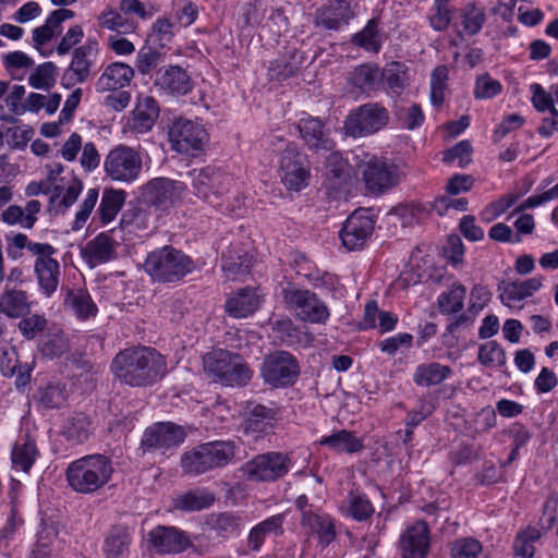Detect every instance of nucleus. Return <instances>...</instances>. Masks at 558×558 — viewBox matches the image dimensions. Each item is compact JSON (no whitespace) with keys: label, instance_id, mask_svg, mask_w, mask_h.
<instances>
[{"label":"nucleus","instance_id":"obj_1","mask_svg":"<svg viewBox=\"0 0 558 558\" xmlns=\"http://www.w3.org/2000/svg\"><path fill=\"white\" fill-rule=\"evenodd\" d=\"M110 369L121 384L145 388L161 380L167 374L166 357L153 347L136 345L121 350L113 357Z\"/></svg>","mask_w":558,"mask_h":558},{"label":"nucleus","instance_id":"obj_2","mask_svg":"<svg viewBox=\"0 0 558 558\" xmlns=\"http://www.w3.org/2000/svg\"><path fill=\"white\" fill-rule=\"evenodd\" d=\"M113 471L109 457L101 453L87 454L69 463L65 480L73 492L93 495L110 482Z\"/></svg>","mask_w":558,"mask_h":558},{"label":"nucleus","instance_id":"obj_3","mask_svg":"<svg viewBox=\"0 0 558 558\" xmlns=\"http://www.w3.org/2000/svg\"><path fill=\"white\" fill-rule=\"evenodd\" d=\"M238 445L233 440L204 442L181 457V466L189 475H201L227 466L235 457Z\"/></svg>","mask_w":558,"mask_h":558},{"label":"nucleus","instance_id":"obj_4","mask_svg":"<svg viewBox=\"0 0 558 558\" xmlns=\"http://www.w3.org/2000/svg\"><path fill=\"white\" fill-rule=\"evenodd\" d=\"M144 269L154 281L171 283L191 274L195 263L182 251L167 245L147 255Z\"/></svg>","mask_w":558,"mask_h":558},{"label":"nucleus","instance_id":"obj_5","mask_svg":"<svg viewBox=\"0 0 558 558\" xmlns=\"http://www.w3.org/2000/svg\"><path fill=\"white\" fill-rule=\"evenodd\" d=\"M204 371L226 386L243 387L252 378V371L244 359L228 350H213L203 357Z\"/></svg>","mask_w":558,"mask_h":558},{"label":"nucleus","instance_id":"obj_6","mask_svg":"<svg viewBox=\"0 0 558 558\" xmlns=\"http://www.w3.org/2000/svg\"><path fill=\"white\" fill-rule=\"evenodd\" d=\"M359 172L366 191L373 195L387 193L400 181L398 166L384 157L366 156L359 163Z\"/></svg>","mask_w":558,"mask_h":558},{"label":"nucleus","instance_id":"obj_7","mask_svg":"<svg viewBox=\"0 0 558 558\" xmlns=\"http://www.w3.org/2000/svg\"><path fill=\"white\" fill-rule=\"evenodd\" d=\"M189 174L194 195L216 207L220 206V199L229 192L233 181L230 174L216 166L193 169Z\"/></svg>","mask_w":558,"mask_h":558},{"label":"nucleus","instance_id":"obj_8","mask_svg":"<svg viewBox=\"0 0 558 558\" xmlns=\"http://www.w3.org/2000/svg\"><path fill=\"white\" fill-rule=\"evenodd\" d=\"M104 169L112 181L132 183L141 175L143 159L138 150L121 144L107 154Z\"/></svg>","mask_w":558,"mask_h":558},{"label":"nucleus","instance_id":"obj_9","mask_svg":"<svg viewBox=\"0 0 558 558\" xmlns=\"http://www.w3.org/2000/svg\"><path fill=\"white\" fill-rule=\"evenodd\" d=\"M279 174L289 191L300 192L310 184V160L293 143L287 145L280 154Z\"/></svg>","mask_w":558,"mask_h":558},{"label":"nucleus","instance_id":"obj_10","mask_svg":"<svg viewBox=\"0 0 558 558\" xmlns=\"http://www.w3.org/2000/svg\"><path fill=\"white\" fill-rule=\"evenodd\" d=\"M291 468V459L287 453L269 451L255 456L245 462L240 472L248 481L275 482L283 477Z\"/></svg>","mask_w":558,"mask_h":558},{"label":"nucleus","instance_id":"obj_11","mask_svg":"<svg viewBox=\"0 0 558 558\" xmlns=\"http://www.w3.org/2000/svg\"><path fill=\"white\" fill-rule=\"evenodd\" d=\"M260 375L265 383L276 388L292 386L300 375V365L294 355L287 351H275L266 355Z\"/></svg>","mask_w":558,"mask_h":558},{"label":"nucleus","instance_id":"obj_12","mask_svg":"<svg viewBox=\"0 0 558 558\" xmlns=\"http://www.w3.org/2000/svg\"><path fill=\"white\" fill-rule=\"evenodd\" d=\"M282 296L286 304L295 312L296 316L311 324H325L329 318L327 305L310 290L284 288Z\"/></svg>","mask_w":558,"mask_h":558},{"label":"nucleus","instance_id":"obj_13","mask_svg":"<svg viewBox=\"0 0 558 558\" xmlns=\"http://www.w3.org/2000/svg\"><path fill=\"white\" fill-rule=\"evenodd\" d=\"M389 121V113L379 104H365L350 112L345 122V133L353 137L374 134L384 129Z\"/></svg>","mask_w":558,"mask_h":558},{"label":"nucleus","instance_id":"obj_14","mask_svg":"<svg viewBox=\"0 0 558 558\" xmlns=\"http://www.w3.org/2000/svg\"><path fill=\"white\" fill-rule=\"evenodd\" d=\"M185 433L182 427L171 423H156L147 427L141 440L143 452L166 453L183 442Z\"/></svg>","mask_w":558,"mask_h":558},{"label":"nucleus","instance_id":"obj_15","mask_svg":"<svg viewBox=\"0 0 558 558\" xmlns=\"http://www.w3.org/2000/svg\"><path fill=\"white\" fill-rule=\"evenodd\" d=\"M186 185L169 178H155L142 186V198L150 206L168 208L181 201Z\"/></svg>","mask_w":558,"mask_h":558},{"label":"nucleus","instance_id":"obj_16","mask_svg":"<svg viewBox=\"0 0 558 558\" xmlns=\"http://www.w3.org/2000/svg\"><path fill=\"white\" fill-rule=\"evenodd\" d=\"M97 54L98 41L95 38H88L84 45L74 49L62 77L68 86L82 84L90 77Z\"/></svg>","mask_w":558,"mask_h":558},{"label":"nucleus","instance_id":"obj_17","mask_svg":"<svg viewBox=\"0 0 558 558\" xmlns=\"http://www.w3.org/2000/svg\"><path fill=\"white\" fill-rule=\"evenodd\" d=\"M375 220L365 209L353 211L339 232L343 246L348 251L361 250L374 231Z\"/></svg>","mask_w":558,"mask_h":558},{"label":"nucleus","instance_id":"obj_18","mask_svg":"<svg viewBox=\"0 0 558 558\" xmlns=\"http://www.w3.org/2000/svg\"><path fill=\"white\" fill-rule=\"evenodd\" d=\"M206 137L207 133L201 124L183 118L177 119L169 130L172 148L181 154L201 150Z\"/></svg>","mask_w":558,"mask_h":558},{"label":"nucleus","instance_id":"obj_19","mask_svg":"<svg viewBox=\"0 0 558 558\" xmlns=\"http://www.w3.org/2000/svg\"><path fill=\"white\" fill-rule=\"evenodd\" d=\"M36 260L34 271L40 291L46 296H51L59 286L60 265L52 256L57 253V248L51 244L48 246H35Z\"/></svg>","mask_w":558,"mask_h":558},{"label":"nucleus","instance_id":"obj_20","mask_svg":"<svg viewBox=\"0 0 558 558\" xmlns=\"http://www.w3.org/2000/svg\"><path fill=\"white\" fill-rule=\"evenodd\" d=\"M399 549L402 558H427L430 549L428 524L418 520L400 535Z\"/></svg>","mask_w":558,"mask_h":558},{"label":"nucleus","instance_id":"obj_21","mask_svg":"<svg viewBox=\"0 0 558 558\" xmlns=\"http://www.w3.org/2000/svg\"><path fill=\"white\" fill-rule=\"evenodd\" d=\"M150 546L157 554H180L192 546L189 534L175 526L158 525L147 535Z\"/></svg>","mask_w":558,"mask_h":558},{"label":"nucleus","instance_id":"obj_22","mask_svg":"<svg viewBox=\"0 0 558 558\" xmlns=\"http://www.w3.org/2000/svg\"><path fill=\"white\" fill-rule=\"evenodd\" d=\"M298 130L304 145L313 153L331 151L336 144L319 118L306 117L298 122Z\"/></svg>","mask_w":558,"mask_h":558},{"label":"nucleus","instance_id":"obj_23","mask_svg":"<svg viewBox=\"0 0 558 558\" xmlns=\"http://www.w3.org/2000/svg\"><path fill=\"white\" fill-rule=\"evenodd\" d=\"M263 301V295L256 288L245 287L229 295L225 308L231 317L245 318L254 314Z\"/></svg>","mask_w":558,"mask_h":558},{"label":"nucleus","instance_id":"obj_24","mask_svg":"<svg viewBox=\"0 0 558 558\" xmlns=\"http://www.w3.org/2000/svg\"><path fill=\"white\" fill-rule=\"evenodd\" d=\"M160 108L151 96H140L136 106L128 120L129 129L137 134L149 132L159 118Z\"/></svg>","mask_w":558,"mask_h":558},{"label":"nucleus","instance_id":"obj_25","mask_svg":"<svg viewBox=\"0 0 558 558\" xmlns=\"http://www.w3.org/2000/svg\"><path fill=\"white\" fill-rule=\"evenodd\" d=\"M300 523L310 535L317 537L318 545L323 548L329 546L337 536L333 519L322 509L314 513H307L304 515V521H300Z\"/></svg>","mask_w":558,"mask_h":558},{"label":"nucleus","instance_id":"obj_26","mask_svg":"<svg viewBox=\"0 0 558 558\" xmlns=\"http://www.w3.org/2000/svg\"><path fill=\"white\" fill-rule=\"evenodd\" d=\"M134 76V70L123 62L109 64L96 83L98 92L118 90L128 86Z\"/></svg>","mask_w":558,"mask_h":558},{"label":"nucleus","instance_id":"obj_27","mask_svg":"<svg viewBox=\"0 0 558 558\" xmlns=\"http://www.w3.org/2000/svg\"><path fill=\"white\" fill-rule=\"evenodd\" d=\"M305 60L304 53L291 49L270 61L267 76L270 81L281 82L293 76Z\"/></svg>","mask_w":558,"mask_h":558},{"label":"nucleus","instance_id":"obj_28","mask_svg":"<svg viewBox=\"0 0 558 558\" xmlns=\"http://www.w3.org/2000/svg\"><path fill=\"white\" fill-rule=\"evenodd\" d=\"M116 241L107 233H99L87 242L83 256L90 266L105 264L116 258Z\"/></svg>","mask_w":558,"mask_h":558},{"label":"nucleus","instance_id":"obj_29","mask_svg":"<svg viewBox=\"0 0 558 558\" xmlns=\"http://www.w3.org/2000/svg\"><path fill=\"white\" fill-rule=\"evenodd\" d=\"M278 409L268 408L263 404H255L246 413L242 423V429L245 435L259 434L272 426L277 420Z\"/></svg>","mask_w":558,"mask_h":558},{"label":"nucleus","instance_id":"obj_30","mask_svg":"<svg viewBox=\"0 0 558 558\" xmlns=\"http://www.w3.org/2000/svg\"><path fill=\"white\" fill-rule=\"evenodd\" d=\"M131 543V530L125 525H113L104 539V555L106 558H121L129 553Z\"/></svg>","mask_w":558,"mask_h":558},{"label":"nucleus","instance_id":"obj_31","mask_svg":"<svg viewBox=\"0 0 558 558\" xmlns=\"http://www.w3.org/2000/svg\"><path fill=\"white\" fill-rule=\"evenodd\" d=\"M156 85L172 95H185L192 89L190 76L178 65L169 66L163 72H159Z\"/></svg>","mask_w":558,"mask_h":558},{"label":"nucleus","instance_id":"obj_32","mask_svg":"<svg viewBox=\"0 0 558 558\" xmlns=\"http://www.w3.org/2000/svg\"><path fill=\"white\" fill-rule=\"evenodd\" d=\"M351 180L349 163L339 151L331 153L326 160L325 184L330 190H340Z\"/></svg>","mask_w":558,"mask_h":558},{"label":"nucleus","instance_id":"obj_33","mask_svg":"<svg viewBox=\"0 0 558 558\" xmlns=\"http://www.w3.org/2000/svg\"><path fill=\"white\" fill-rule=\"evenodd\" d=\"M126 192L121 189L106 187L102 191L97 215L101 225L113 221L126 201Z\"/></svg>","mask_w":558,"mask_h":558},{"label":"nucleus","instance_id":"obj_34","mask_svg":"<svg viewBox=\"0 0 558 558\" xmlns=\"http://www.w3.org/2000/svg\"><path fill=\"white\" fill-rule=\"evenodd\" d=\"M284 513H278L259 522L248 533L247 546L253 551H258L265 542L267 535L274 533L276 535L283 534Z\"/></svg>","mask_w":558,"mask_h":558},{"label":"nucleus","instance_id":"obj_35","mask_svg":"<svg viewBox=\"0 0 558 558\" xmlns=\"http://www.w3.org/2000/svg\"><path fill=\"white\" fill-rule=\"evenodd\" d=\"M64 307L71 311L78 319L86 320L95 317L98 308L86 290H68L64 299Z\"/></svg>","mask_w":558,"mask_h":558},{"label":"nucleus","instance_id":"obj_36","mask_svg":"<svg viewBox=\"0 0 558 558\" xmlns=\"http://www.w3.org/2000/svg\"><path fill=\"white\" fill-rule=\"evenodd\" d=\"M542 287V277H533L524 281L509 282L505 284L501 290V302L512 307L523 299L531 296L535 291Z\"/></svg>","mask_w":558,"mask_h":558},{"label":"nucleus","instance_id":"obj_37","mask_svg":"<svg viewBox=\"0 0 558 558\" xmlns=\"http://www.w3.org/2000/svg\"><path fill=\"white\" fill-rule=\"evenodd\" d=\"M343 513L357 522L368 520L374 513V507L364 492L352 487L345 498Z\"/></svg>","mask_w":558,"mask_h":558},{"label":"nucleus","instance_id":"obj_38","mask_svg":"<svg viewBox=\"0 0 558 558\" xmlns=\"http://www.w3.org/2000/svg\"><path fill=\"white\" fill-rule=\"evenodd\" d=\"M451 373L452 371L449 366L438 362L421 364L413 374V381L422 387L436 386L448 378Z\"/></svg>","mask_w":558,"mask_h":558},{"label":"nucleus","instance_id":"obj_39","mask_svg":"<svg viewBox=\"0 0 558 558\" xmlns=\"http://www.w3.org/2000/svg\"><path fill=\"white\" fill-rule=\"evenodd\" d=\"M337 453H355L363 449L362 439L357 438L352 432L347 429L338 430L329 436L323 437L319 441Z\"/></svg>","mask_w":558,"mask_h":558},{"label":"nucleus","instance_id":"obj_40","mask_svg":"<svg viewBox=\"0 0 558 558\" xmlns=\"http://www.w3.org/2000/svg\"><path fill=\"white\" fill-rule=\"evenodd\" d=\"M466 289L463 284L454 282L450 289L437 298L439 313L445 316L459 314L464 307Z\"/></svg>","mask_w":558,"mask_h":558},{"label":"nucleus","instance_id":"obj_41","mask_svg":"<svg viewBox=\"0 0 558 558\" xmlns=\"http://www.w3.org/2000/svg\"><path fill=\"white\" fill-rule=\"evenodd\" d=\"M92 434L90 420L84 413H75L63 424L62 435L69 442L80 445L85 442Z\"/></svg>","mask_w":558,"mask_h":558},{"label":"nucleus","instance_id":"obj_42","mask_svg":"<svg viewBox=\"0 0 558 558\" xmlns=\"http://www.w3.org/2000/svg\"><path fill=\"white\" fill-rule=\"evenodd\" d=\"M0 311L11 318H19L29 312L27 294L22 290H7L0 295Z\"/></svg>","mask_w":558,"mask_h":558},{"label":"nucleus","instance_id":"obj_43","mask_svg":"<svg viewBox=\"0 0 558 558\" xmlns=\"http://www.w3.org/2000/svg\"><path fill=\"white\" fill-rule=\"evenodd\" d=\"M352 0H331L328 8L322 13V22L328 29H338L352 16Z\"/></svg>","mask_w":558,"mask_h":558},{"label":"nucleus","instance_id":"obj_44","mask_svg":"<svg viewBox=\"0 0 558 558\" xmlns=\"http://www.w3.org/2000/svg\"><path fill=\"white\" fill-rule=\"evenodd\" d=\"M351 83L362 93H371L380 88V68L363 64L351 73Z\"/></svg>","mask_w":558,"mask_h":558},{"label":"nucleus","instance_id":"obj_45","mask_svg":"<svg viewBox=\"0 0 558 558\" xmlns=\"http://www.w3.org/2000/svg\"><path fill=\"white\" fill-rule=\"evenodd\" d=\"M38 457V450L35 442L26 439L24 442H16L11 453V460L14 468H20L28 473Z\"/></svg>","mask_w":558,"mask_h":558},{"label":"nucleus","instance_id":"obj_46","mask_svg":"<svg viewBox=\"0 0 558 558\" xmlns=\"http://www.w3.org/2000/svg\"><path fill=\"white\" fill-rule=\"evenodd\" d=\"M460 17L464 32L470 36H474L482 29L486 22L485 9L470 2L461 9Z\"/></svg>","mask_w":558,"mask_h":558},{"label":"nucleus","instance_id":"obj_47","mask_svg":"<svg viewBox=\"0 0 558 558\" xmlns=\"http://www.w3.org/2000/svg\"><path fill=\"white\" fill-rule=\"evenodd\" d=\"M541 537V531L534 526H527L520 531L513 541L514 555L521 558H532L535 553L534 543Z\"/></svg>","mask_w":558,"mask_h":558},{"label":"nucleus","instance_id":"obj_48","mask_svg":"<svg viewBox=\"0 0 558 558\" xmlns=\"http://www.w3.org/2000/svg\"><path fill=\"white\" fill-rule=\"evenodd\" d=\"M405 82V66L400 62H391L384 70H380V87L386 86L393 93L399 94L404 88Z\"/></svg>","mask_w":558,"mask_h":558},{"label":"nucleus","instance_id":"obj_49","mask_svg":"<svg viewBox=\"0 0 558 558\" xmlns=\"http://www.w3.org/2000/svg\"><path fill=\"white\" fill-rule=\"evenodd\" d=\"M209 524L218 536L227 538L240 532L242 518L232 512H222L213 515Z\"/></svg>","mask_w":558,"mask_h":558},{"label":"nucleus","instance_id":"obj_50","mask_svg":"<svg viewBox=\"0 0 558 558\" xmlns=\"http://www.w3.org/2000/svg\"><path fill=\"white\" fill-rule=\"evenodd\" d=\"M215 501V497L210 493L189 492L174 501V507L183 511H199L209 508Z\"/></svg>","mask_w":558,"mask_h":558},{"label":"nucleus","instance_id":"obj_51","mask_svg":"<svg viewBox=\"0 0 558 558\" xmlns=\"http://www.w3.org/2000/svg\"><path fill=\"white\" fill-rule=\"evenodd\" d=\"M482 550L481 542L470 536L454 539L449 545L451 558H478Z\"/></svg>","mask_w":558,"mask_h":558},{"label":"nucleus","instance_id":"obj_52","mask_svg":"<svg viewBox=\"0 0 558 558\" xmlns=\"http://www.w3.org/2000/svg\"><path fill=\"white\" fill-rule=\"evenodd\" d=\"M477 359L481 364L492 367H502L507 363L506 352L496 341L481 344Z\"/></svg>","mask_w":558,"mask_h":558},{"label":"nucleus","instance_id":"obj_53","mask_svg":"<svg viewBox=\"0 0 558 558\" xmlns=\"http://www.w3.org/2000/svg\"><path fill=\"white\" fill-rule=\"evenodd\" d=\"M57 66L53 62H45L37 66L28 77L29 85L37 89H50L56 83Z\"/></svg>","mask_w":558,"mask_h":558},{"label":"nucleus","instance_id":"obj_54","mask_svg":"<svg viewBox=\"0 0 558 558\" xmlns=\"http://www.w3.org/2000/svg\"><path fill=\"white\" fill-rule=\"evenodd\" d=\"M99 25L104 28L116 31L122 34L133 33L136 28L134 21H131L124 15L114 11L101 13L99 16Z\"/></svg>","mask_w":558,"mask_h":558},{"label":"nucleus","instance_id":"obj_55","mask_svg":"<svg viewBox=\"0 0 558 558\" xmlns=\"http://www.w3.org/2000/svg\"><path fill=\"white\" fill-rule=\"evenodd\" d=\"M68 399L65 386L62 384H49L39 390V401L47 409H58Z\"/></svg>","mask_w":558,"mask_h":558},{"label":"nucleus","instance_id":"obj_56","mask_svg":"<svg viewBox=\"0 0 558 558\" xmlns=\"http://www.w3.org/2000/svg\"><path fill=\"white\" fill-rule=\"evenodd\" d=\"M353 43L368 51L378 52L381 45L377 32V23L368 21L367 25L353 37Z\"/></svg>","mask_w":558,"mask_h":558},{"label":"nucleus","instance_id":"obj_57","mask_svg":"<svg viewBox=\"0 0 558 558\" xmlns=\"http://www.w3.org/2000/svg\"><path fill=\"white\" fill-rule=\"evenodd\" d=\"M82 182L76 179L73 180V182L65 189L63 194V187L56 185L50 196V203H54L58 198L61 197L58 207H62V209L65 210L76 202L80 193L82 192Z\"/></svg>","mask_w":558,"mask_h":558},{"label":"nucleus","instance_id":"obj_58","mask_svg":"<svg viewBox=\"0 0 558 558\" xmlns=\"http://www.w3.org/2000/svg\"><path fill=\"white\" fill-rule=\"evenodd\" d=\"M150 213L141 206H132L128 208L121 217L120 225L122 228H135L143 230L148 228Z\"/></svg>","mask_w":558,"mask_h":558},{"label":"nucleus","instance_id":"obj_59","mask_svg":"<svg viewBox=\"0 0 558 558\" xmlns=\"http://www.w3.org/2000/svg\"><path fill=\"white\" fill-rule=\"evenodd\" d=\"M99 197L98 189H89L86 196L80 207V210L75 215V219L72 225V230L77 231L83 228L92 211L94 210Z\"/></svg>","mask_w":558,"mask_h":558},{"label":"nucleus","instance_id":"obj_60","mask_svg":"<svg viewBox=\"0 0 558 558\" xmlns=\"http://www.w3.org/2000/svg\"><path fill=\"white\" fill-rule=\"evenodd\" d=\"M502 90V86L499 81L494 80L489 74H484L477 77L474 88V96L477 99H489Z\"/></svg>","mask_w":558,"mask_h":558},{"label":"nucleus","instance_id":"obj_61","mask_svg":"<svg viewBox=\"0 0 558 558\" xmlns=\"http://www.w3.org/2000/svg\"><path fill=\"white\" fill-rule=\"evenodd\" d=\"M161 53L150 46L140 49L136 57V68L141 74H149L160 62Z\"/></svg>","mask_w":558,"mask_h":558},{"label":"nucleus","instance_id":"obj_62","mask_svg":"<svg viewBox=\"0 0 558 558\" xmlns=\"http://www.w3.org/2000/svg\"><path fill=\"white\" fill-rule=\"evenodd\" d=\"M472 146L468 141H461L448 149L444 155L445 162L458 160V167L464 168L471 162Z\"/></svg>","mask_w":558,"mask_h":558},{"label":"nucleus","instance_id":"obj_63","mask_svg":"<svg viewBox=\"0 0 558 558\" xmlns=\"http://www.w3.org/2000/svg\"><path fill=\"white\" fill-rule=\"evenodd\" d=\"M46 326L47 319L38 314L22 318L17 325L19 330L27 340L34 339L38 333L44 331Z\"/></svg>","mask_w":558,"mask_h":558},{"label":"nucleus","instance_id":"obj_64","mask_svg":"<svg viewBox=\"0 0 558 558\" xmlns=\"http://www.w3.org/2000/svg\"><path fill=\"white\" fill-rule=\"evenodd\" d=\"M198 16L197 5L190 0H178L174 19L182 26H190Z\"/></svg>","mask_w":558,"mask_h":558}]
</instances>
